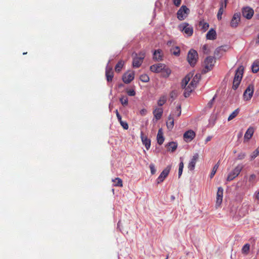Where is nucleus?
<instances>
[{"instance_id":"1","label":"nucleus","mask_w":259,"mask_h":259,"mask_svg":"<svg viewBox=\"0 0 259 259\" xmlns=\"http://www.w3.org/2000/svg\"><path fill=\"white\" fill-rule=\"evenodd\" d=\"M244 68L242 66H240L236 71L235 75L233 82V89L236 90L242 78Z\"/></svg>"},{"instance_id":"2","label":"nucleus","mask_w":259,"mask_h":259,"mask_svg":"<svg viewBox=\"0 0 259 259\" xmlns=\"http://www.w3.org/2000/svg\"><path fill=\"white\" fill-rule=\"evenodd\" d=\"M145 56V53L144 52H141L139 54L134 53L132 54L133 58V66L134 67H139L143 63Z\"/></svg>"},{"instance_id":"3","label":"nucleus","mask_w":259,"mask_h":259,"mask_svg":"<svg viewBox=\"0 0 259 259\" xmlns=\"http://www.w3.org/2000/svg\"><path fill=\"white\" fill-rule=\"evenodd\" d=\"M180 31L184 32L188 36L192 35L193 28L189 23L184 22L180 24L178 26Z\"/></svg>"},{"instance_id":"4","label":"nucleus","mask_w":259,"mask_h":259,"mask_svg":"<svg viewBox=\"0 0 259 259\" xmlns=\"http://www.w3.org/2000/svg\"><path fill=\"white\" fill-rule=\"evenodd\" d=\"M243 168L241 164L237 165L228 175L227 181H231L236 178L240 173Z\"/></svg>"},{"instance_id":"5","label":"nucleus","mask_w":259,"mask_h":259,"mask_svg":"<svg viewBox=\"0 0 259 259\" xmlns=\"http://www.w3.org/2000/svg\"><path fill=\"white\" fill-rule=\"evenodd\" d=\"M198 59L197 52L193 50H190L187 55V61L191 66H194L196 63Z\"/></svg>"},{"instance_id":"6","label":"nucleus","mask_w":259,"mask_h":259,"mask_svg":"<svg viewBox=\"0 0 259 259\" xmlns=\"http://www.w3.org/2000/svg\"><path fill=\"white\" fill-rule=\"evenodd\" d=\"M215 62L214 58L211 56L207 57L204 60V68L202 70V73H206L210 71Z\"/></svg>"},{"instance_id":"7","label":"nucleus","mask_w":259,"mask_h":259,"mask_svg":"<svg viewBox=\"0 0 259 259\" xmlns=\"http://www.w3.org/2000/svg\"><path fill=\"white\" fill-rule=\"evenodd\" d=\"M189 12V9L186 6H182L177 12L178 19L180 21L185 20L187 17Z\"/></svg>"},{"instance_id":"8","label":"nucleus","mask_w":259,"mask_h":259,"mask_svg":"<svg viewBox=\"0 0 259 259\" xmlns=\"http://www.w3.org/2000/svg\"><path fill=\"white\" fill-rule=\"evenodd\" d=\"M254 92V86L252 84H249L243 94V97L245 100H250Z\"/></svg>"},{"instance_id":"9","label":"nucleus","mask_w":259,"mask_h":259,"mask_svg":"<svg viewBox=\"0 0 259 259\" xmlns=\"http://www.w3.org/2000/svg\"><path fill=\"white\" fill-rule=\"evenodd\" d=\"M170 168L171 166L168 165L161 172V173L160 174V175L157 179V184H159L164 181V180L168 176L170 171Z\"/></svg>"},{"instance_id":"10","label":"nucleus","mask_w":259,"mask_h":259,"mask_svg":"<svg viewBox=\"0 0 259 259\" xmlns=\"http://www.w3.org/2000/svg\"><path fill=\"white\" fill-rule=\"evenodd\" d=\"M242 16L247 19H250L253 16L254 11L249 7H244L242 10Z\"/></svg>"},{"instance_id":"11","label":"nucleus","mask_w":259,"mask_h":259,"mask_svg":"<svg viewBox=\"0 0 259 259\" xmlns=\"http://www.w3.org/2000/svg\"><path fill=\"white\" fill-rule=\"evenodd\" d=\"M134 72L133 71H127L122 76V80L125 83H129L134 78Z\"/></svg>"},{"instance_id":"12","label":"nucleus","mask_w":259,"mask_h":259,"mask_svg":"<svg viewBox=\"0 0 259 259\" xmlns=\"http://www.w3.org/2000/svg\"><path fill=\"white\" fill-rule=\"evenodd\" d=\"M106 76L108 81H112L113 76V72L110 61L108 63L106 67Z\"/></svg>"},{"instance_id":"13","label":"nucleus","mask_w":259,"mask_h":259,"mask_svg":"<svg viewBox=\"0 0 259 259\" xmlns=\"http://www.w3.org/2000/svg\"><path fill=\"white\" fill-rule=\"evenodd\" d=\"M195 133L192 130L186 132L183 135L185 141L187 142L191 141L195 137Z\"/></svg>"},{"instance_id":"14","label":"nucleus","mask_w":259,"mask_h":259,"mask_svg":"<svg viewBox=\"0 0 259 259\" xmlns=\"http://www.w3.org/2000/svg\"><path fill=\"white\" fill-rule=\"evenodd\" d=\"M223 195V189L222 187L218 188L217 193L216 207H219L222 202Z\"/></svg>"},{"instance_id":"15","label":"nucleus","mask_w":259,"mask_h":259,"mask_svg":"<svg viewBox=\"0 0 259 259\" xmlns=\"http://www.w3.org/2000/svg\"><path fill=\"white\" fill-rule=\"evenodd\" d=\"M164 67L165 64H156L150 66V70L154 72L159 73L161 72Z\"/></svg>"},{"instance_id":"16","label":"nucleus","mask_w":259,"mask_h":259,"mask_svg":"<svg viewBox=\"0 0 259 259\" xmlns=\"http://www.w3.org/2000/svg\"><path fill=\"white\" fill-rule=\"evenodd\" d=\"M240 20V15L239 14L235 13L234 14L231 21L230 25L232 27H236Z\"/></svg>"},{"instance_id":"17","label":"nucleus","mask_w":259,"mask_h":259,"mask_svg":"<svg viewBox=\"0 0 259 259\" xmlns=\"http://www.w3.org/2000/svg\"><path fill=\"white\" fill-rule=\"evenodd\" d=\"M199 157V154L195 153L193 156L191 161L189 163L188 167L190 170H193L195 166V164Z\"/></svg>"},{"instance_id":"18","label":"nucleus","mask_w":259,"mask_h":259,"mask_svg":"<svg viewBox=\"0 0 259 259\" xmlns=\"http://www.w3.org/2000/svg\"><path fill=\"white\" fill-rule=\"evenodd\" d=\"M141 138L143 144L145 145L147 150H148L151 146V141L147 136H145L143 132L141 133Z\"/></svg>"},{"instance_id":"19","label":"nucleus","mask_w":259,"mask_h":259,"mask_svg":"<svg viewBox=\"0 0 259 259\" xmlns=\"http://www.w3.org/2000/svg\"><path fill=\"white\" fill-rule=\"evenodd\" d=\"M254 133V128L252 127H249L245 132L244 136V142H248L252 137Z\"/></svg>"},{"instance_id":"20","label":"nucleus","mask_w":259,"mask_h":259,"mask_svg":"<svg viewBox=\"0 0 259 259\" xmlns=\"http://www.w3.org/2000/svg\"><path fill=\"white\" fill-rule=\"evenodd\" d=\"M116 115L118 119V121L119 122L120 125L123 127L124 130H127L128 128V123L126 121H124L122 120V117L119 114L117 110H116Z\"/></svg>"},{"instance_id":"21","label":"nucleus","mask_w":259,"mask_h":259,"mask_svg":"<svg viewBox=\"0 0 259 259\" xmlns=\"http://www.w3.org/2000/svg\"><path fill=\"white\" fill-rule=\"evenodd\" d=\"M153 115L155 117V118L157 120H159L161 118L162 113H163V109L161 108H156L153 112Z\"/></svg>"},{"instance_id":"22","label":"nucleus","mask_w":259,"mask_h":259,"mask_svg":"<svg viewBox=\"0 0 259 259\" xmlns=\"http://www.w3.org/2000/svg\"><path fill=\"white\" fill-rule=\"evenodd\" d=\"M201 78V75L200 74H196L193 77L192 80L189 84L193 88L196 87L197 83L199 82Z\"/></svg>"},{"instance_id":"23","label":"nucleus","mask_w":259,"mask_h":259,"mask_svg":"<svg viewBox=\"0 0 259 259\" xmlns=\"http://www.w3.org/2000/svg\"><path fill=\"white\" fill-rule=\"evenodd\" d=\"M166 126L167 128L170 130L174 127V117L171 114H170L168 117V120L166 121Z\"/></svg>"},{"instance_id":"24","label":"nucleus","mask_w":259,"mask_h":259,"mask_svg":"<svg viewBox=\"0 0 259 259\" xmlns=\"http://www.w3.org/2000/svg\"><path fill=\"white\" fill-rule=\"evenodd\" d=\"M217 37V33L213 29H211L206 34V38L208 39L214 40Z\"/></svg>"},{"instance_id":"25","label":"nucleus","mask_w":259,"mask_h":259,"mask_svg":"<svg viewBox=\"0 0 259 259\" xmlns=\"http://www.w3.org/2000/svg\"><path fill=\"white\" fill-rule=\"evenodd\" d=\"M153 59L158 61L162 60V53L160 50H157L154 52Z\"/></svg>"},{"instance_id":"26","label":"nucleus","mask_w":259,"mask_h":259,"mask_svg":"<svg viewBox=\"0 0 259 259\" xmlns=\"http://www.w3.org/2000/svg\"><path fill=\"white\" fill-rule=\"evenodd\" d=\"M157 143L159 145H161L164 142V138L163 136V133L162 132L161 129H159L158 130L157 135Z\"/></svg>"},{"instance_id":"27","label":"nucleus","mask_w":259,"mask_h":259,"mask_svg":"<svg viewBox=\"0 0 259 259\" xmlns=\"http://www.w3.org/2000/svg\"><path fill=\"white\" fill-rule=\"evenodd\" d=\"M193 75L191 74H189L185 76V77L182 80V87L186 88L187 87V85L190 81L191 78L192 77Z\"/></svg>"},{"instance_id":"28","label":"nucleus","mask_w":259,"mask_h":259,"mask_svg":"<svg viewBox=\"0 0 259 259\" xmlns=\"http://www.w3.org/2000/svg\"><path fill=\"white\" fill-rule=\"evenodd\" d=\"M227 48V46H222L217 48L214 51V55L217 57H220L222 56V50L223 48Z\"/></svg>"},{"instance_id":"29","label":"nucleus","mask_w":259,"mask_h":259,"mask_svg":"<svg viewBox=\"0 0 259 259\" xmlns=\"http://www.w3.org/2000/svg\"><path fill=\"white\" fill-rule=\"evenodd\" d=\"M168 150H170L171 152L175 151L177 148L178 144L177 143L174 142H171L166 145Z\"/></svg>"},{"instance_id":"30","label":"nucleus","mask_w":259,"mask_h":259,"mask_svg":"<svg viewBox=\"0 0 259 259\" xmlns=\"http://www.w3.org/2000/svg\"><path fill=\"white\" fill-rule=\"evenodd\" d=\"M199 26L201 27V30L203 32H205L209 27V24L204 21V20H201L199 22Z\"/></svg>"},{"instance_id":"31","label":"nucleus","mask_w":259,"mask_h":259,"mask_svg":"<svg viewBox=\"0 0 259 259\" xmlns=\"http://www.w3.org/2000/svg\"><path fill=\"white\" fill-rule=\"evenodd\" d=\"M183 88L185 89V92L184 93V95L186 98L190 96V93L195 89L191 87L190 85H188L187 87Z\"/></svg>"},{"instance_id":"32","label":"nucleus","mask_w":259,"mask_h":259,"mask_svg":"<svg viewBox=\"0 0 259 259\" xmlns=\"http://www.w3.org/2000/svg\"><path fill=\"white\" fill-rule=\"evenodd\" d=\"M124 62L122 60L119 61L117 64L116 65L115 67H114V70L115 71L117 72H119L121 69L122 68L123 65H124Z\"/></svg>"},{"instance_id":"33","label":"nucleus","mask_w":259,"mask_h":259,"mask_svg":"<svg viewBox=\"0 0 259 259\" xmlns=\"http://www.w3.org/2000/svg\"><path fill=\"white\" fill-rule=\"evenodd\" d=\"M252 71L253 73H257L259 70V61H254L251 67Z\"/></svg>"},{"instance_id":"34","label":"nucleus","mask_w":259,"mask_h":259,"mask_svg":"<svg viewBox=\"0 0 259 259\" xmlns=\"http://www.w3.org/2000/svg\"><path fill=\"white\" fill-rule=\"evenodd\" d=\"M162 73V75L164 77H167L171 73V70L169 68L167 67L165 65L164 68L161 72Z\"/></svg>"},{"instance_id":"35","label":"nucleus","mask_w":259,"mask_h":259,"mask_svg":"<svg viewBox=\"0 0 259 259\" xmlns=\"http://www.w3.org/2000/svg\"><path fill=\"white\" fill-rule=\"evenodd\" d=\"M170 51L171 54L176 56H179L180 55V49L179 47H175L174 48L170 49Z\"/></svg>"},{"instance_id":"36","label":"nucleus","mask_w":259,"mask_h":259,"mask_svg":"<svg viewBox=\"0 0 259 259\" xmlns=\"http://www.w3.org/2000/svg\"><path fill=\"white\" fill-rule=\"evenodd\" d=\"M181 114V105H178L175 112H174L171 115L174 116H177V117H179Z\"/></svg>"},{"instance_id":"37","label":"nucleus","mask_w":259,"mask_h":259,"mask_svg":"<svg viewBox=\"0 0 259 259\" xmlns=\"http://www.w3.org/2000/svg\"><path fill=\"white\" fill-rule=\"evenodd\" d=\"M166 101V96H162L160 97L159 99L158 100L157 104L158 105V106H161L165 104Z\"/></svg>"},{"instance_id":"38","label":"nucleus","mask_w":259,"mask_h":259,"mask_svg":"<svg viewBox=\"0 0 259 259\" xmlns=\"http://www.w3.org/2000/svg\"><path fill=\"white\" fill-rule=\"evenodd\" d=\"M239 111V109H237L235 110H234L229 116L228 120L230 121L233 118H234L238 114Z\"/></svg>"},{"instance_id":"39","label":"nucleus","mask_w":259,"mask_h":259,"mask_svg":"<svg viewBox=\"0 0 259 259\" xmlns=\"http://www.w3.org/2000/svg\"><path fill=\"white\" fill-rule=\"evenodd\" d=\"M114 186L122 187L123 186L122 180L119 178L114 179Z\"/></svg>"},{"instance_id":"40","label":"nucleus","mask_w":259,"mask_h":259,"mask_svg":"<svg viewBox=\"0 0 259 259\" xmlns=\"http://www.w3.org/2000/svg\"><path fill=\"white\" fill-rule=\"evenodd\" d=\"M120 101L124 106H127L128 104V98L126 96H122L120 98Z\"/></svg>"},{"instance_id":"41","label":"nucleus","mask_w":259,"mask_h":259,"mask_svg":"<svg viewBox=\"0 0 259 259\" xmlns=\"http://www.w3.org/2000/svg\"><path fill=\"white\" fill-rule=\"evenodd\" d=\"M219 166V161L213 167L212 170L210 175V178H212L214 176Z\"/></svg>"},{"instance_id":"42","label":"nucleus","mask_w":259,"mask_h":259,"mask_svg":"<svg viewBox=\"0 0 259 259\" xmlns=\"http://www.w3.org/2000/svg\"><path fill=\"white\" fill-rule=\"evenodd\" d=\"M140 80L144 82H147L149 80V77L147 74H142L140 76Z\"/></svg>"},{"instance_id":"43","label":"nucleus","mask_w":259,"mask_h":259,"mask_svg":"<svg viewBox=\"0 0 259 259\" xmlns=\"http://www.w3.org/2000/svg\"><path fill=\"white\" fill-rule=\"evenodd\" d=\"M258 155H259V147L252 153L250 156L251 158L253 159Z\"/></svg>"},{"instance_id":"44","label":"nucleus","mask_w":259,"mask_h":259,"mask_svg":"<svg viewBox=\"0 0 259 259\" xmlns=\"http://www.w3.org/2000/svg\"><path fill=\"white\" fill-rule=\"evenodd\" d=\"M249 248H250V245L249 244H245L242 249V251L243 253H247L249 251Z\"/></svg>"},{"instance_id":"45","label":"nucleus","mask_w":259,"mask_h":259,"mask_svg":"<svg viewBox=\"0 0 259 259\" xmlns=\"http://www.w3.org/2000/svg\"><path fill=\"white\" fill-rule=\"evenodd\" d=\"M184 167V163L183 162V160L181 161V162L179 164V178L181 177L182 175L183 169Z\"/></svg>"},{"instance_id":"46","label":"nucleus","mask_w":259,"mask_h":259,"mask_svg":"<svg viewBox=\"0 0 259 259\" xmlns=\"http://www.w3.org/2000/svg\"><path fill=\"white\" fill-rule=\"evenodd\" d=\"M246 156V154L244 152L240 153L237 156L238 160H242Z\"/></svg>"},{"instance_id":"47","label":"nucleus","mask_w":259,"mask_h":259,"mask_svg":"<svg viewBox=\"0 0 259 259\" xmlns=\"http://www.w3.org/2000/svg\"><path fill=\"white\" fill-rule=\"evenodd\" d=\"M223 12L224 10H222V9H219L217 14V18L218 20H220L222 19V15L223 13Z\"/></svg>"},{"instance_id":"48","label":"nucleus","mask_w":259,"mask_h":259,"mask_svg":"<svg viewBox=\"0 0 259 259\" xmlns=\"http://www.w3.org/2000/svg\"><path fill=\"white\" fill-rule=\"evenodd\" d=\"M202 49L203 52L204 54H207L209 53V49H208V47L207 45H203L202 48Z\"/></svg>"},{"instance_id":"49","label":"nucleus","mask_w":259,"mask_h":259,"mask_svg":"<svg viewBox=\"0 0 259 259\" xmlns=\"http://www.w3.org/2000/svg\"><path fill=\"white\" fill-rule=\"evenodd\" d=\"M127 95L130 96H134L136 95V92L133 89H130L126 91Z\"/></svg>"},{"instance_id":"50","label":"nucleus","mask_w":259,"mask_h":259,"mask_svg":"<svg viewBox=\"0 0 259 259\" xmlns=\"http://www.w3.org/2000/svg\"><path fill=\"white\" fill-rule=\"evenodd\" d=\"M149 167L151 170V173L152 175L155 174L156 172V169L155 168L154 165L153 164H150Z\"/></svg>"},{"instance_id":"51","label":"nucleus","mask_w":259,"mask_h":259,"mask_svg":"<svg viewBox=\"0 0 259 259\" xmlns=\"http://www.w3.org/2000/svg\"><path fill=\"white\" fill-rule=\"evenodd\" d=\"M256 179V176L254 174H252L249 178V181L251 183H254Z\"/></svg>"},{"instance_id":"52","label":"nucleus","mask_w":259,"mask_h":259,"mask_svg":"<svg viewBox=\"0 0 259 259\" xmlns=\"http://www.w3.org/2000/svg\"><path fill=\"white\" fill-rule=\"evenodd\" d=\"M170 98L172 99V100L175 99L177 96V94L176 92L175 91H172V92H171V93H170Z\"/></svg>"},{"instance_id":"53","label":"nucleus","mask_w":259,"mask_h":259,"mask_svg":"<svg viewBox=\"0 0 259 259\" xmlns=\"http://www.w3.org/2000/svg\"><path fill=\"white\" fill-rule=\"evenodd\" d=\"M215 97H214L207 104V107L209 108H211L214 102Z\"/></svg>"},{"instance_id":"54","label":"nucleus","mask_w":259,"mask_h":259,"mask_svg":"<svg viewBox=\"0 0 259 259\" xmlns=\"http://www.w3.org/2000/svg\"><path fill=\"white\" fill-rule=\"evenodd\" d=\"M227 2H221L220 3V9H222V10H224V9H225L227 7Z\"/></svg>"},{"instance_id":"55","label":"nucleus","mask_w":259,"mask_h":259,"mask_svg":"<svg viewBox=\"0 0 259 259\" xmlns=\"http://www.w3.org/2000/svg\"><path fill=\"white\" fill-rule=\"evenodd\" d=\"M181 1L182 0H173V2L176 6L179 7L181 3Z\"/></svg>"},{"instance_id":"56","label":"nucleus","mask_w":259,"mask_h":259,"mask_svg":"<svg viewBox=\"0 0 259 259\" xmlns=\"http://www.w3.org/2000/svg\"><path fill=\"white\" fill-rule=\"evenodd\" d=\"M140 112L142 115H144L147 113V110L145 109H143L140 110Z\"/></svg>"},{"instance_id":"57","label":"nucleus","mask_w":259,"mask_h":259,"mask_svg":"<svg viewBox=\"0 0 259 259\" xmlns=\"http://www.w3.org/2000/svg\"><path fill=\"white\" fill-rule=\"evenodd\" d=\"M211 136H208L206 138V140H205V143H207L208 142H209V141L211 140Z\"/></svg>"},{"instance_id":"58","label":"nucleus","mask_w":259,"mask_h":259,"mask_svg":"<svg viewBox=\"0 0 259 259\" xmlns=\"http://www.w3.org/2000/svg\"><path fill=\"white\" fill-rule=\"evenodd\" d=\"M172 44V41L171 40H169L167 42V45L169 47L171 46Z\"/></svg>"},{"instance_id":"59","label":"nucleus","mask_w":259,"mask_h":259,"mask_svg":"<svg viewBox=\"0 0 259 259\" xmlns=\"http://www.w3.org/2000/svg\"><path fill=\"white\" fill-rule=\"evenodd\" d=\"M242 136V132H239V133L238 134V139H240V138H241Z\"/></svg>"},{"instance_id":"60","label":"nucleus","mask_w":259,"mask_h":259,"mask_svg":"<svg viewBox=\"0 0 259 259\" xmlns=\"http://www.w3.org/2000/svg\"><path fill=\"white\" fill-rule=\"evenodd\" d=\"M120 224H121V222L120 221H119L118 224H117V228H118L119 230H121V229L120 228Z\"/></svg>"},{"instance_id":"61","label":"nucleus","mask_w":259,"mask_h":259,"mask_svg":"<svg viewBox=\"0 0 259 259\" xmlns=\"http://www.w3.org/2000/svg\"><path fill=\"white\" fill-rule=\"evenodd\" d=\"M228 49V47L227 46V48H223V49L222 50V52H226Z\"/></svg>"},{"instance_id":"62","label":"nucleus","mask_w":259,"mask_h":259,"mask_svg":"<svg viewBox=\"0 0 259 259\" xmlns=\"http://www.w3.org/2000/svg\"><path fill=\"white\" fill-rule=\"evenodd\" d=\"M256 198L257 199H259V191H258V192L257 193V195L256 196Z\"/></svg>"},{"instance_id":"63","label":"nucleus","mask_w":259,"mask_h":259,"mask_svg":"<svg viewBox=\"0 0 259 259\" xmlns=\"http://www.w3.org/2000/svg\"><path fill=\"white\" fill-rule=\"evenodd\" d=\"M258 40L257 41V43H259V35H258Z\"/></svg>"},{"instance_id":"64","label":"nucleus","mask_w":259,"mask_h":259,"mask_svg":"<svg viewBox=\"0 0 259 259\" xmlns=\"http://www.w3.org/2000/svg\"><path fill=\"white\" fill-rule=\"evenodd\" d=\"M171 198H172V199H175L174 196H171Z\"/></svg>"}]
</instances>
